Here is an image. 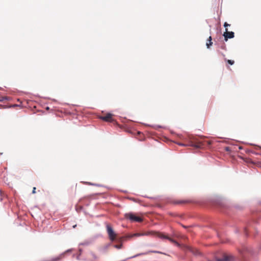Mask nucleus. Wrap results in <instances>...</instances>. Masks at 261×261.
<instances>
[{
	"instance_id": "6ab92c4d",
	"label": "nucleus",
	"mask_w": 261,
	"mask_h": 261,
	"mask_svg": "<svg viewBox=\"0 0 261 261\" xmlns=\"http://www.w3.org/2000/svg\"><path fill=\"white\" fill-rule=\"evenodd\" d=\"M0 101H2V99H0Z\"/></svg>"
},
{
	"instance_id": "f8f14e48",
	"label": "nucleus",
	"mask_w": 261,
	"mask_h": 261,
	"mask_svg": "<svg viewBox=\"0 0 261 261\" xmlns=\"http://www.w3.org/2000/svg\"><path fill=\"white\" fill-rule=\"evenodd\" d=\"M114 247L116 249H120L122 248V244L121 243L119 245H114Z\"/></svg>"
},
{
	"instance_id": "39448f33",
	"label": "nucleus",
	"mask_w": 261,
	"mask_h": 261,
	"mask_svg": "<svg viewBox=\"0 0 261 261\" xmlns=\"http://www.w3.org/2000/svg\"><path fill=\"white\" fill-rule=\"evenodd\" d=\"M217 261H234L233 258L231 256L226 254L223 255L221 258H217L216 259Z\"/></svg>"
},
{
	"instance_id": "f03ea898",
	"label": "nucleus",
	"mask_w": 261,
	"mask_h": 261,
	"mask_svg": "<svg viewBox=\"0 0 261 261\" xmlns=\"http://www.w3.org/2000/svg\"><path fill=\"white\" fill-rule=\"evenodd\" d=\"M106 228L109 239L111 241H114L115 240H116L117 234L113 230L111 226L110 225L108 224L107 225Z\"/></svg>"
},
{
	"instance_id": "6e6552de",
	"label": "nucleus",
	"mask_w": 261,
	"mask_h": 261,
	"mask_svg": "<svg viewBox=\"0 0 261 261\" xmlns=\"http://www.w3.org/2000/svg\"><path fill=\"white\" fill-rule=\"evenodd\" d=\"M64 256V254H61L58 256L53 257L49 259L50 261H60L61 259L63 258Z\"/></svg>"
},
{
	"instance_id": "9b49d317",
	"label": "nucleus",
	"mask_w": 261,
	"mask_h": 261,
	"mask_svg": "<svg viewBox=\"0 0 261 261\" xmlns=\"http://www.w3.org/2000/svg\"><path fill=\"white\" fill-rule=\"evenodd\" d=\"M143 234L140 233H134V234H132V236H130V237H140V236H142Z\"/></svg>"
},
{
	"instance_id": "1a4fd4ad",
	"label": "nucleus",
	"mask_w": 261,
	"mask_h": 261,
	"mask_svg": "<svg viewBox=\"0 0 261 261\" xmlns=\"http://www.w3.org/2000/svg\"><path fill=\"white\" fill-rule=\"evenodd\" d=\"M212 38L211 36H210L208 39H207V41L206 42V45L207 48H210V46L212 45L213 42L212 41Z\"/></svg>"
},
{
	"instance_id": "a211bd4d",
	"label": "nucleus",
	"mask_w": 261,
	"mask_h": 261,
	"mask_svg": "<svg viewBox=\"0 0 261 261\" xmlns=\"http://www.w3.org/2000/svg\"><path fill=\"white\" fill-rule=\"evenodd\" d=\"M122 238H120V240H119V241L121 242L122 241Z\"/></svg>"
},
{
	"instance_id": "dca6fc26",
	"label": "nucleus",
	"mask_w": 261,
	"mask_h": 261,
	"mask_svg": "<svg viewBox=\"0 0 261 261\" xmlns=\"http://www.w3.org/2000/svg\"><path fill=\"white\" fill-rule=\"evenodd\" d=\"M42 261H50V259H46V260H42Z\"/></svg>"
},
{
	"instance_id": "9d476101",
	"label": "nucleus",
	"mask_w": 261,
	"mask_h": 261,
	"mask_svg": "<svg viewBox=\"0 0 261 261\" xmlns=\"http://www.w3.org/2000/svg\"><path fill=\"white\" fill-rule=\"evenodd\" d=\"M190 145L191 146H193L195 148H199V147H200L201 144L200 143H198L197 144H194V143H192Z\"/></svg>"
},
{
	"instance_id": "f257e3e1",
	"label": "nucleus",
	"mask_w": 261,
	"mask_h": 261,
	"mask_svg": "<svg viewBox=\"0 0 261 261\" xmlns=\"http://www.w3.org/2000/svg\"><path fill=\"white\" fill-rule=\"evenodd\" d=\"M143 236H153L157 237L161 239H167L170 242L173 243L176 246H179V244L177 242L172 239L171 238L169 237L168 236L166 235V234L159 232V231H148L145 233H143Z\"/></svg>"
},
{
	"instance_id": "4468645a",
	"label": "nucleus",
	"mask_w": 261,
	"mask_h": 261,
	"mask_svg": "<svg viewBox=\"0 0 261 261\" xmlns=\"http://www.w3.org/2000/svg\"><path fill=\"white\" fill-rule=\"evenodd\" d=\"M229 25H230V24H228L227 22H225L224 24V27L225 28V29Z\"/></svg>"
},
{
	"instance_id": "0eeeda50",
	"label": "nucleus",
	"mask_w": 261,
	"mask_h": 261,
	"mask_svg": "<svg viewBox=\"0 0 261 261\" xmlns=\"http://www.w3.org/2000/svg\"><path fill=\"white\" fill-rule=\"evenodd\" d=\"M191 202L190 200H174L173 201V203L174 204H185V203H190Z\"/></svg>"
},
{
	"instance_id": "423d86ee",
	"label": "nucleus",
	"mask_w": 261,
	"mask_h": 261,
	"mask_svg": "<svg viewBox=\"0 0 261 261\" xmlns=\"http://www.w3.org/2000/svg\"><path fill=\"white\" fill-rule=\"evenodd\" d=\"M100 118L107 122H111L113 120L112 115L110 113H108L105 116H101Z\"/></svg>"
},
{
	"instance_id": "ddd939ff",
	"label": "nucleus",
	"mask_w": 261,
	"mask_h": 261,
	"mask_svg": "<svg viewBox=\"0 0 261 261\" xmlns=\"http://www.w3.org/2000/svg\"><path fill=\"white\" fill-rule=\"evenodd\" d=\"M226 62L230 65H233L234 63V61L233 60H226Z\"/></svg>"
},
{
	"instance_id": "7ed1b4c3",
	"label": "nucleus",
	"mask_w": 261,
	"mask_h": 261,
	"mask_svg": "<svg viewBox=\"0 0 261 261\" xmlns=\"http://www.w3.org/2000/svg\"><path fill=\"white\" fill-rule=\"evenodd\" d=\"M124 217L126 219L130 220L132 222H142L143 219L139 217L135 216L134 214L129 213L125 214Z\"/></svg>"
},
{
	"instance_id": "f3484780",
	"label": "nucleus",
	"mask_w": 261,
	"mask_h": 261,
	"mask_svg": "<svg viewBox=\"0 0 261 261\" xmlns=\"http://www.w3.org/2000/svg\"><path fill=\"white\" fill-rule=\"evenodd\" d=\"M179 145H181V146H185V145L183 144H179Z\"/></svg>"
},
{
	"instance_id": "20e7f679",
	"label": "nucleus",
	"mask_w": 261,
	"mask_h": 261,
	"mask_svg": "<svg viewBox=\"0 0 261 261\" xmlns=\"http://www.w3.org/2000/svg\"><path fill=\"white\" fill-rule=\"evenodd\" d=\"M234 34L233 32H228V29L226 28L225 32L223 34L224 40L226 41L228 39L233 38L234 36Z\"/></svg>"
},
{
	"instance_id": "2eb2a0df",
	"label": "nucleus",
	"mask_w": 261,
	"mask_h": 261,
	"mask_svg": "<svg viewBox=\"0 0 261 261\" xmlns=\"http://www.w3.org/2000/svg\"><path fill=\"white\" fill-rule=\"evenodd\" d=\"M36 188H35V187H34V188H33V191H32V193H33V194L36 193Z\"/></svg>"
}]
</instances>
